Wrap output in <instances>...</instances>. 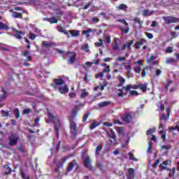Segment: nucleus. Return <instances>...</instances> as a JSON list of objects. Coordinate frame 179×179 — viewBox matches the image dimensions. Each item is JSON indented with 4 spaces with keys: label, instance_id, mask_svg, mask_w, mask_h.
Wrapping results in <instances>:
<instances>
[{
    "label": "nucleus",
    "instance_id": "nucleus-55",
    "mask_svg": "<svg viewBox=\"0 0 179 179\" xmlns=\"http://www.w3.org/2000/svg\"><path fill=\"white\" fill-rule=\"evenodd\" d=\"M29 113H31V109L30 108H25L23 110V114H29Z\"/></svg>",
    "mask_w": 179,
    "mask_h": 179
},
{
    "label": "nucleus",
    "instance_id": "nucleus-51",
    "mask_svg": "<svg viewBox=\"0 0 179 179\" xmlns=\"http://www.w3.org/2000/svg\"><path fill=\"white\" fill-rule=\"evenodd\" d=\"M89 115H90V113H87L86 115H85V116L83 118V122H86V121H87Z\"/></svg>",
    "mask_w": 179,
    "mask_h": 179
},
{
    "label": "nucleus",
    "instance_id": "nucleus-46",
    "mask_svg": "<svg viewBox=\"0 0 179 179\" xmlns=\"http://www.w3.org/2000/svg\"><path fill=\"white\" fill-rule=\"evenodd\" d=\"M173 47H168L166 50L165 52H166V54H171V52H173Z\"/></svg>",
    "mask_w": 179,
    "mask_h": 179
},
{
    "label": "nucleus",
    "instance_id": "nucleus-50",
    "mask_svg": "<svg viewBox=\"0 0 179 179\" xmlns=\"http://www.w3.org/2000/svg\"><path fill=\"white\" fill-rule=\"evenodd\" d=\"M132 70H129L127 71L128 78H134V73H131Z\"/></svg>",
    "mask_w": 179,
    "mask_h": 179
},
{
    "label": "nucleus",
    "instance_id": "nucleus-53",
    "mask_svg": "<svg viewBox=\"0 0 179 179\" xmlns=\"http://www.w3.org/2000/svg\"><path fill=\"white\" fill-rule=\"evenodd\" d=\"M136 64H137L138 65L142 66V65H143V61H142V60H138L137 62H134L133 63L134 65H136Z\"/></svg>",
    "mask_w": 179,
    "mask_h": 179
},
{
    "label": "nucleus",
    "instance_id": "nucleus-62",
    "mask_svg": "<svg viewBox=\"0 0 179 179\" xmlns=\"http://www.w3.org/2000/svg\"><path fill=\"white\" fill-rule=\"evenodd\" d=\"M145 36H147V37L150 39L153 38V34L148 33V32H145Z\"/></svg>",
    "mask_w": 179,
    "mask_h": 179
},
{
    "label": "nucleus",
    "instance_id": "nucleus-52",
    "mask_svg": "<svg viewBox=\"0 0 179 179\" xmlns=\"http://www.w3.org/2000/svg\"><path fill=\"white\" fill-rule=\"evenodd\" d=\"M104 76V73H99L95 75L96 79H99V78H103Z\"/></svg>",
    "mask_w": 179,
    "mask_h": 179
},
{
    "label": "nucleus",
    "instance_id": "nucleus-15",
    "mask_svg": "<svg viewBox=\"0 0 179 179\" xmlns=\"http://www.w3.org/2000/svg\"><path fill=\"white\" fill-rule=\"evenodd\" d=\"M134 44V41H131L130 42L126 43L122 48V50L124 51L125 48H127L129 51H131V46Z\"/></svg>",
    "mask_w": 179,
    "mask_h": 179
},
{
    "label": "nucleus",
    "instance_id": "nucleus-4",
    "mask_svg": "<svg viewBox=\"0 0 179 179\" xmlns=\"http://www.w3.org/2000/svg\"><path fill=\"white\" fill-rule=\"evenodd\" d=\"M162 19L164 20L166 24H171V23H177V22H179V18L173 16H164Z\"/></svg>",
    "mask_w": 179,
    "mask_h": 179
},
{
    "label": "nucleus",
    "instance_id": "nucleus-2",
    "mask_svg": "<svg viewBox=\"0 0 179 179\" xmlns=\"http://www.w3.org/2000/svg\"><path fill=\"white\" fill-rule=\"evenodd\" d=\"M82 159H83V164L86 169H88L90 171L93 170V166L91 165L90 157L86 154L84 151L82 152L81 155Z\"/></svg>",
    "mask_w": 179,
    "mask_h": 179
},
{
    "label": "nucleus",
    "instance_id": "nucleus-63",
    "mask_svg": "<svg viewBox=\"0 0 179 179\" xmlns=\"http://www.w3.org/2000/svg\"><path fill=\"white\" fill-rule=\"evenodd\" d=\"M40 122V117L35 119V123L34 127H38V122Z\"/></svg>",
    "mask_w": 179,
    "mask_h": 179
},
{
    "label": "nucleus",
    "instance_id": "nucleus-25",
    "mask_svg": "<svg viewBox=\"0 0 179 179\" xmlns=\"http://www.w3.org/2000/svg\"><path fill=\"white\" fill-rule=\"evenodd\" d=\"M103 148V145L99 144L96 148H95V155L96 156H99L100 155V151L101 150V148Z\"/></svg>",
    "mask_w": 179,
    "mask_h": 179
},
{
    "label": "nucleus",
    "instance_id": "nucleus-11",
    "mask_svg": "<svg viewBox=\"0 0 179 179\" xmlns=\"http://www.w3.org/2000/svg\"><path fill=\"white\" fill-rule=\"evenodd\" d=\"M134 27L135 29H138V27H136V23L137 24H138V28L141 29V27H142V24H143V21H141V19L139 17H134Z\"/></svg>",
    "mask_w": 179,
    "mask_h": 179
},
{
    "label": "nucleus",
    "instance_id": "nucleus-34",
    "mask_svg": "<svg viewBox=\"0 0 179 179\" xmlns=\"http://www.w3.org/2000/svg\"><path fill=\"white\" fill-rule=\"evenodd\" d=\"M120 83L118 84V87H121L124 83H125V78H122V76H120L118 77Z\"/></svg>",
    "mask_w": 179,
    "mask_h": 179
},
{
    "label": "nucleus",
    "instance_id": "nucleus-31",
    "mask_svg": "<svg viewBox=\"0 0 179 179\" xmlns=\"http://www.w3.org/2000/svg\"><path fill=\"white\" fill-rule=\"evenodd\" d=\"M117 9H119V10H127L128 9V6H127L126 4H120L117 6Z\"/></svg>",
    "mask_w": 179,
    "mask_h": 179
},
{
    "label": "nucleus",
    "instance_id": "nucleus-49",
    "mask_svg": "<svg viewBox=\"0 0 179 179\" xmlns=\"http://www.w3.org/2000/svg\"><path fill=\"white\" fill-rule=\"evenodd\" d=\"M156 131L155 129H150L146 131L147 135H152Z\"/></svg>",
    "mask_w": 179,
    "mask_h": 179
},
{
    "label": "nucleus",
    "instance_id": "nucleus-30",
    "mask_svg": "<svg viewBox=\"0 0 179 179\" xmlns=\"http://www.w3.org/2000/svg\"><path fill=\"white\" fill-rule=\"evenodd\" d=\"M24 57H26V61H30L31 59V57L30 56V52L28 50H24L23 53Z\"/></svg>",
    "mask_w": 179,
    "mask_h": 179
},
{
    "label": "nucleus",
    "instance_id": "nucleus-38",
    "mask_svg": "<svg viewBox=\"0 0 179 179\" xmlns=\"http://www.w3.org/2000/svg\"><path fill=\"white\" fill-rule=\"evenodd\" d=\"M14 114L15 115L16 118H20V112L19 111V108H16L14 109Z\"/></svg>",
    "mask_w": 179,
    "mask_h": 179
},
{
    "label": "nucleus",
    "instance_id": "nucleus-32",
    "mask_svg": "<svg viewBox=\"0 0 179 179\" xmlns=\"http://www.w3.org/2000/svg\"><path fill=\"white\" fill-rule=\"evenodd\" d=\"M81 50H83V51H85V52H89V51H90L89 50V44L85 43L84 45H83L81 47Z\"/></svg>",
    "mask_w": 179,
    "mask_h": 179
},
{
    "label": "nucleus",
    "instance_id": "nucleus-6",
    "mask_svg": "<svg viewBox=\"0 0 179 179\" xmlns=\"http://www.w3.org/2000/svg\"><path fill=\"white\" fill-rule=\"evenodd\" d=\"M64 54H65V55H67V57H69V60L67 61V64L69 65L73 64V62L76 61V53L66 52Z\"/></svg>",
    "mask_w": 179,
    "mask_h": 179
},
{
    "label": "nucleus",
    "instance_id": "nucleus-64",
    "mask_svg": "<svg viewBox=\"0 0 179 179\" xmlns=\"http://www.w3.org/2000/svg\"><path fill=\"white\" fill-rule=\"evenodd\" d=\"M130 94L131 96H138V94H139L138 93V92H136L135 90H131V91H130Z\"/></svg>",
    "mask_w": 179,
    "mask_h": 179
},
{
    "label": "nucleus",
    "instance_id": "nucleus-18",
    "mask_svg": "<svg viewBox=\"0 0 179 179\" xmlns=\"http://www.w3.org/2000/svg\"><path fill=\"white\" fill-rule=\"evenodd\" d=\"M69 31L72 37H79L80 36V31L70 30Z\"/></svg>",
    "mask_w": 179,
    "mask_h": 179
},
{
    "label": "nucleus",
    "instance_id": "nucleus-35",
    "mask_svg": "<svg viewBox=\"0 0 179 179\" xmlns=\"http://www.w3.org/2000/svg\"><path fill=\"white\" fill-rule=\"evenodd\" d=\"M82 93L80 94L81 99H85V97H87L89 96V92H86V90L83 89L81 90Z\"/></svg>",
    "mask_w": 179,
    "mask_h": 179
},
{
    "label": "nucleus",
    "instance_id": "nucleus-39",
    "mask_svg": "<svg viewBox=\"0 0 179 179\" xmlns=\"http://www.w3.org/2000/svg\"><path fill=\"white\" fill-rule=\"evenodd\" d=\"M129 157V159L130 160H133V162H138V159L135 158V157H134V155H132V152H129L128 153Z\"/></svg>",
    "mask_w": 179,
    "mask_h": 179
},
{
    "label": "nucleus",
    "instance_id": "nucleus-24",
    "mask_svg": "<svg viewBox=\"0 0 179 179\" xmlns=\"http://www.w3.org/2000/svg\"><path fill=\"white\" fill-rule=\"evenodd\" d=\"M4 169V174H6V176H8V174H10V173H12V169L9 167V165H5Z\"/></svg>",
    "mask_w": 179,
    "mask_h": 179
},
{
    "label": "nucleus",
    "instance_id": "nucleus-56",
    "mask_svg": "<svg viewBox=\"0 0 179 179\" xmlns=\"http://www.w3.org/2000/svg\"><path fill=\"white\" fill-rule=\"evenodd\" d=\"M118 22H120V23H123V24H124V26H126L127 27H128V22H127V21H125L124 19H123V20H119Z\"/></svg>",
    "mask_w": 179,
    "mask_h": 179
},
{
    "label": "nucleus",
    "instance_id": "nucleus-45",
    "mask_svg": "<svg viewBox=\"0 0 179 179\" xmlns=\"http://www.w3.org/2000/svg\"><path fill=\"white\" fill-rule=\"evenodd\" d=\"M151 150H152V141H150L148 143V147L147 149V153H151Z\"/></svg>",
    "mask_w": 179,
    "mask_h": 179
},
{
    "label": "nucleus",
    "instance_id": "nucleus-20",
    "mask_svg": "<svg viewBox=\"0 0 179 179\" xmlns=\"http://www.w3.org/2000/svg\"><path fill=\"white\" fill-rule=\"evenodd\" d=\"M108 135L109 138H110L111 139H113V141H115V139L117 138L115 132H114V131H113V130L108 131Z\"/></svg>",
    "mask_w": 179,
    "mask_h": 179
},
{
    "label": "nucleus",
    "instance_id": "nucleus-60",
    "mask_svg": "<svg viewBox=\"0 0 179 179\" xmlns=\"http://www.w3.org/2000/svg\"><path fill=\"white\" fill-rule=\"evenodd\" d=\"M173 83L172 80L168 81L167 84L165 85V89L167 90L170 87V85Z\"/></svg>",
    "mask_w": 179,
    "mask_h": 179
},
{
    "label": "nucleus",
    "instance_id": "nucleus-13",
    "mask_svg": "<svg viewBox=\"0 0 179 179\" xmlns=\"http://www.w3.org/2000/svg\"><path fill=\"white\" fill-rule=\"evenodd\" d=\"M59 92L62 94H65V93H69V89L68 88V86L64 85L59 87Z\"/></svg>",
    "mask_w": 179,
    "mask_h": 179
},
{
    "label": "nucleus",
    "instance_id": "nucleus-48",
    "mask_svg": "<svg viewBox=\"0 0 179 179\" xmlns=\"http://www.w3.org/2000/svg\"><path fill=\"white\" fill-rule=\"evenodd\" d=\"M1 115H2L3 117H9V113H8V112L2 110L1 111Z\"/></svg>",
    "mask_w": 179,
    "mask_h": 179
},
{
    "label": "nucleus",
    "instance_id": "nucleus-1",
    "mask_svg": "<svg viewBox=\"0 0 179 179\" xmlns=\"http://www.w3.org/2000/svg\"><path fill=\"white\" fill-rule=\"evenodd\" d=\"M78 113L76 110H73L71 113V116L70 117L69 122H70V129L71 132L72 134V138H75L76 136V134L78 132V130L76 129V123L75 121H73V117H76V114Z\"/></svg>",
    "mask_w": 179,
    "mask_h": 179
},
{
    "label": "nucleus",
    "instance_id": "nucleus-33",
    "mask_svg": "<svg viewBox=\"0 0 179 179\" xmlns=\"http://www.w3.org/2000/svg\"><path fill=\"white\" fill-rule=\"evenodd\" d=\"M176 62H177V60L173 57H169L166 59V64H176Z\"/></svg>",
    "mask_w": 179,
    "mask_h": 179
},
{
    "label": "nucleus",
    "instance_id": "nucleus-41",
    "mask_svg": "<svg viewBox=\"0 0 179 179\" xmlns=\"http://www.w3.org/2000/svg\"><path fill=\"white\" fill-rule=\"evenodd\" d=\"M116 131L117 132H118V134H120V135H124V130L122 127H117Z\"/></svg>",
    "mask_w": 179,
    "mask_h": 179
},
{
    "label": "nucleus",
    "instance_id": "nucleus-12",
    "mask_svg": "<svg viewBox=\"0 0 179 179\" xmlns=\"http://www.w3.org/2000/svg\"><path fill=\"white\" fill-rule=\"evenodd\" d=\"M112 48L114 51L120 50V45L118 44V38H115L113 40V43L112 44Z\"/></svg>",
    "mask_w": 179,
    "mask_h": 179
},
{
    "label": "nucleus",
    "instance_id": "nucleus-7",
    "mask_svg": "<svg viewBox=\"0 0 179 179\" xmlns=\"http://www.w3.org/2000/svg\"><path fill=\"white\" fill-rule=\"evenodd\" d=\"M120 118L122 121L126 122L127 124H129V122L132 121V115L128 112L125 113L124 115H122Z\"/></svg>",
    "mask_w": 179,
    "mask_h": 179
},
{
    "label": "nucleus",
    "instance_id": "nucleus-58",
    "mask_svg": "<svg viewBox=\"0 0 179 179\" xmlns=\"http://www.w3.org/2000/svg\"><path fill=\"white\" fill-rule=\"evenodd\" d=\"M122 88L125 90V92H128L129 90H131V85H127V87L123 86Z\"/></svg>",
    "mask_w": 179,
    "mask_h": 179
},
{
    "label": "nucleus",
    "instance_id": "nucleus-27",
    "mask_svg": "<svg viewBox=\"0 0 179 179\" xmlns=\"http://www.w3.org/2000/svg\"><path fill=\"white\" fill-rule=\"evenodd\" d=\"M103 41L106 44H111V37L108 35H105L103 36Z\"/></svg>",
    "mask_w": 179,
    "mask_h": 179
},
{
    "label": "nucleus",
    "instance_id": "nucleus-28",
    "mask_svg": "<svg viewBox=\"0 0 179 179\" xmlns=\"http://www.w3.org/2000/svg\"><path fill=\"white\" fill-rule=\"evenodd\" d=\"M149 69H152V67L147 66L145 68H144L141 73V76H143V78H145V76H146V73L148 71H149Z\"/></svg>",
    "mask_w": 179,
    "mask_h": 179
},
{
    "label": "nucleus",
    "instance_id": "nucleus-14",
    "mask_svg": "<svg viewBox=\"0 0 179 179\" xmlns=\"http://www.w3.org/2000/svg\"><path fill=\"white\" fill-rule=\"evenodd\" d=\"M123 66L127 71H132V64H131V62H129V61H127V62L123 63Z\"/></svg>",
    "mask_w": 179,
    "mask_h": 179
},
{
    "label": "nucleus",
    "instance_id": "nucleus-29",
    "mask_svg": "<svg viewBox=\"0 0 179 179\" xmlns=\"http://www.w3.org/2000/svg\"><path fill=\"white\" fill-rule=\"evenodd\" d=\"M0 30H9V26L3 22H0Z\"/></svg>",
    "mask_w": 179,
    "mask_h": 179
},
{
    "label": "nucleus",
    "instance_id": "nucleus-36",
    "mask_svg": "<svg viewBox=\"0 0 179 179\" xmlns=\"http://www.w3.org/2000/svg\"><path fill=\"white\" fill-rule=\"evenodd\" d=\"M48 22L50 23H58V19H57L55 17L48 18Z\"/></svg>",
    "mask_w": 179,
    "mask_h": 179
},
{
    "label": "nucleus",
    "instance_id": "nucleus-47",
    "mask_svg": "<svg viewBox=\"0 0 179 179\" xmlns=\"http://www.w3.org/2000/svg\"><path fill=\"white\" fill-rule=\"evenodd\" d=\"M104 66H106V68L103 71V73H109L111 71L110 69V66H106V64H104Z\"/></svg>",
    "mask_w": 179,
    "mask_h": 179
},
{
    "label": "nucleus",
    "instance_id": "nucleus-9",
    "mask_svg": "<svg viewBox=\"0 0 179 179\" xmlns=\"http://www.w3.org/2000/svg\"><path fill=\"white\" fill-rule=\"evenodd\" d=\"M127 179L135 178V169L129 168L127 169V173L126 174Z\"/></svg>",
    "mask_w": 179,
    "mask_h": 179
},
{
    "label": "nucleus",
    "instance_id": "nucleus-40",
    "mask_svg": "<svg viewBox=\"0 0 179 179\" xmlns=\"http://www.w3.org/2000/svg\"><path fill=\"white\" fill-rule=\"evenodd\" d=\"M103 44L104 43H103V39H99V42L95 43V46L96 47H103Z\"/></svg>",
    "mask_w": 179,
    "mask_h": 179
},
{
    "label": "nucleus",
    "instance_id": "nucleus-42",
    "mask_svg": "<svg viewBox=\"0 0 179 179\" xmlns=\"http://www.w3.org/2000/svg\"><path fill=\"white\" fill-rule=\"evenodd\" d=\"M134 71L136 73H141V72L142 71V68H141L139 66H135V67H134Z\"/></svg>",
    "mask_w": 179,
    "mask_h": 179
},
{
    "label": "nucleus",
    "instance_id": "nucleus-23",
    "mask_svg": "<svg viewBox=\"0 0 179 179\" xmlns=\"http://www.w3.org/2000/svg\"><path fill=\"white\" fill-rule=\"evenodd\" d=\"M140 90H142V92H145L148 90V83L145 84H139V87Z\"/></svg>",
    "mask_w": 179,
    "mask_h": 179
},
{
    "label": "nucleus",
    "instance_id": "nucleus-26",
    "mask_svg": "<svg viewBox=\"0 0 179 179\" xmlns=\"http://www.w3.org/2000/svg\"><path fill=\"white\" fill-rule=\"evenodd\" d=\"M111 104V101H103L98 103L99 107H107V106H110Z\"/></svg>",
    "mask_w": 179,
    "mask_h": 179
},
{
    "label": "nucleus",
    "instance_id": "nucleus-43",
    "mask_svg": "<svg viewBox=\"0 0 179 179\" xmlns=\"http://www.w3.org/2000/svg\"><path fill=\"white\" fill-rule=\"evenodd\" d=\"M99 124L97 122H94L92 124H90V129H94L96 127H99Z\"/></svg>",
    "mask_w": 179,
    "mask_h": 179
},
{
    "label": "nucleus",
    "instance_id": "nucleus-37",
    "mask_svg": "<svg viewBox=\"0 0 179 179\" xmlns=\"http://www.w3.org/2000/svg\"><path fill=\"white\" fill-rule=\"evenodd\" d=\"M12 16H13V17H14L15 19H17V17H22V13H17V12H13V13H12Z\"/></svg>",
    "mask_w": 179,
    "mask_h": 179
},
{
    "label": "nucleus",
    "instance_id": "nucleus-59",
    "mask_svg": "<svg viewBox=\"0 0 179 179\" xmlns=\"http://www.w3.org/2000/svg\"><path fill=\"white\" fill-rule=\"evenodd\" d=\"M29 38H31V40H35L36 34H33L32 32H30L29 33Z\"/></svg>",
    "mask_w": 179,
    "mask_h": 179
},
{
    "label": "nucleus",
    "instance_id": "nucleus-5",
    "mask_svg": "<svg viewBox=\"0 0 179 179\" xmlns=\"http://www.w3.org/2000/svg\"><path fill=\"white\" fill-rule=\"evenodd\" d=\"M8 139V145L10 146H15V145H16V143H17V141H19V136L17 134L12 133Z\"/></svg>",
    "mask_w": 179,
    "mask_h": 179
},
{
    "label": "nucleus",
    "instance_id": "nucleus-54",
    "mask_svg": "<svg viewBox=\"0 0 179 179\" xmlns=\"http://www.w3.org/2000/svg\"><path fill=\"white\" fill-rule=\"evenodd\" d=\"M159 163H160V159H157L153 164H152V167L154 169H157V165L159 164Z\"/></svg>",
    "mask_w": 179,
    "mask_h": 179
},
{
    "label": "nucleus",
    "instance_id": "nucleus-21",
    "mask_svg": "<svg viewBox=\"0 0 179 179\" xmlns=\"http://www.w3.org/2000/svg\"><path fill=\"white\" fill-rule=\"evenodd\" d=\"M65 81L61 78H58V79H55V84L57 86H61L62 85H64Z\"/></svg>",
    "mask_w": 179,
    "mask_h": 179
},
{
    "label": "nucleus",
    "instance_id": "nucleus-16",
    "mask_svg": "<svg viewBox=\"0 0 179 179\" xmlns=\"http://www.w3.org/2000/svg\"><path fill=\"white\" fill-rule=\"evenodd\" d=\"M43 47H45V48H52V47H55V43H47V41H44L42 43Z\"/></svg>",
    "mask_w": 179,
    "mask_h": 179
},
{
    "label": "nucleus",
    "instance_id": "nucleus-44",
    "mask_svg": "<svg viewBox=\"0 0 179 179\" xmlns=\"http://www.w3.org/2000/svg\"><path fill=\"white\" fill-rule=\"evenodd\" d=\"M120 30L122 31V34H125L127 33H129V28H128V27L126 29L122 28V27H121Z\"/></svg>",
    "mask_w": 179,
    "mask_h": 179
},
{
    "label": "nucleus",
    "instance_id": "nucleus-8",
    "mask_svg": "<svg viewBox=\"0 0 179 179\" xmlns=\"http://www.w3.org/2000/svg\"><path fill=\"white\" fill-rule=\"evenodd\" d=\"M13 30L14 31L13 36L15 38H17V40H22V38H23V36L26 34V32L17 30L15 28H13Z\"/></svg>",
    "mask_w": 179,
    "mask_h": 179
},
{
    "label": "nucleus",
    "instance_id": "nucleus-10",
    "mask_svg": "<svg viewBox=\"0 0 179 179\" xmlns=\"http://www.w3.org/2000/svg\"><path fill=\"white\" fill-rule=\"evenodd\" d=\"M75 166L77 167V169L78 167H79V165L78 164V163H76V160H73L69 164V166L67 167V171L69 172L72 171Z\"/></svg>",
    "mask_w": 179,
    "mask_h": 179
},
{
    "label": "nucleus",
    "instance_id": "nucleus-61",
    "mask_svg": "<svg viewBox=\"0 0 179 179\" xmlns=\"http://www.w3.org/2000/svg\"><path fill=\"white\" fill-rule=\"evenodd\" d=\"M137 43H138L141 45H143V44H145V43H146V40L142 38L139 41H137Z\"/></svg>",
    "mask_w": 179,
    "mask_h": 179
},
{
    "label": "nucleus",
    "instance_id": "nucleus-17",
    "mask_svg": "<svg viewBox=\"0 0 179 179\" xmlns=\"http://www.w3.org/2000/svg\"><path fill=\"white\" fill-rule=\"evenodd\" d=\"M90 33H93V29L87 28L86 30H83L82 34H85L86 38H89V37H90Z\"/></svg>",
    "mask_w": 179,
    "mask_h": 179
},
{
    "label": "nucleus",
    "instance_id": "nucleus-57",
    "mask_svg": "<svg viewBox=\"0 0 179 179\" xmlns=\"http://www.w3.org/2000/svg\"><path fill=\"white\" fill-rule=\"evenodd\" d=\"M171 35L172 36V38H176V37H178V34H177L176 31L171 32Z\"/></svg>",
    "mask_w": 179,
    "mask_h": 179
},
{
    "label": "nucleus",
    "instance_id": "nucleus-3",
    "mask_svg": "<svg viewBox=\"0 0 179 179\" xmlns=\"http://www.w3.org/2000/svg\"><path fill=\"white\" fill-rule=\"evenodd\" d=\"M48 114L49 115V120L55 124V131H56V134L58 136V130L59 129V128H61V123L59 122V119L52 115L51 113H50V112H48Z\"/></svg>",
    "mask_w": 179,
    "mask_h": 179
},
{
    "label": "nucleus",
    "instance_id": "nucleus-19",
    "mask_svg": "<svg viewBox=\"0 0 179 179\" xmlns=\"http://www.w3.org/2000/svg\"><path fill=\"white\" fill-rule=\"evenodd\" d=\"M153 13H155V11L153 10H143L142 12V15L143 16H152V15H153Z\"/></svg>",
    "mask_w": 179,
    "mask_h": 179
},
{
    "label": "nucleus",
    "instance_id": "nucleus-22",
    "mask_svg": "<svg viewBox=\"0 0 179 179\" xmlns=\"http://www.w3.org/2000/svg\"><path fill=\"white\" fill-rule=\"evenodd\" d=\"M57 31H59L60 33H64V34H66V36L69 34V33H68L66 30L64 29V27H62V26L61 25L57 26Z\"/></svg>",
    "mask_w": 179,
    "mask_h": 179
}]
</instances>
